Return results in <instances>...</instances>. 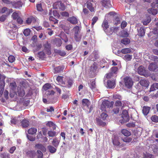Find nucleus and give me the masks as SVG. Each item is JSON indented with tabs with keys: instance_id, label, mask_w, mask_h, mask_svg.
I'll list each match as a JSON object with an SVG mask.
<instances>
[{
	"instance_id": "72a5a7b5",
	"label": "nucleus",
	"mask_w": 158,
	"mask_h": 158,
	"mask_svg": "<svg viewBox=\"0 0 158 158\" xmlns=\"http://www.w3.org/2000/svg\"><path fill=\"white\" fill-rule=\"evenodd\" d=\"M114 18L115 19H114L113 22L114 24V25H117L118 24L120 23L121 21L120 19L117 16H115Z\"/></svg>"
},
{
	"instance_id": "0e129e2a",
	"label": "nucleus",
	"mask_w": 158,
	"mask_h": 158,
	"mask_svg": "<svg viewBox=\"0 0 158 158\" xmlns=\"http://www.w3.org/2000/svg\"><path fill=\"white\" fill-rule=\"evenodd\" d=\"M113 76V74L110 72L109 73L106 74L105 77L107 78H111V77Z\"/></svg>"
},
{
	"instance_id": "de8ad7c7",
	"label": "nucleus",
	"mask_w": 158,
	"mask_h": 158,
	"mask_svg": "<svg viewBox=\"0 0 158 158\" xmlns=\"http://www.w3.org/2000/svg\"><path fill=\"white\" fill-rule=\"evenodd\" d=\"M152 120L155 122H158V116L156 115L152 116L151 117Z\"/></svg>"
},
{
	"instance_id": "49530a36",
	"label": "nucleus",
	"mask_w": 158,
	"mask_h": 158,
	"mask_svg": "<svg viewBox=\"0 0 158 158\" xmlns=\"http://www.w3.org/2000/svg\"><path fill=\"white\" fill-rule=\"evenodd\" d=\"M48 134L49 136L53 137L56 135V132L54 131H48Z\"/></svg>"
},
{
	"instance_id": "13d9d810",
	"label": "nucleus",
	"mask_w": 158,
	"mask_h": 158,
	"mask_svg": "<svg viewBox=\"0 0 158 158\" xmlns=\"http://www.w3.org/2000/svg\"><path fill=\"white\" fill-rule=\"evenodd\" d=\"M109 15H110V16H113L114 18L115 17V16H117L116 15L115 13L113 11L110 12L108 14L106 15V16H108Z\"/></svg>"
},
{
	"instance_id": "bb28decb",
	"label": "nucleus",
	"mask_w": 158,
	"mask_h": 158,
	"mask_svg": "<svg viewBox=\"0 0 158 158\" xmlns=\"http://www.w3.org/2000/svg\"><path fill=\"white\" fill-rule=\"evenodd\" d=\"M35 19L33 17H31L27 19L26 20V23L27 24H30L32 22L35 23Z\"/></svg>"
},
{
	"instance_id": "473e14b6",
	"label": "nucleus",
	"mask_w": 158,
	"mask_h": 158,
	"mask_svg": "<svg viewBox=\"0 0 158 158\" xmlns=\"http://www.w3.org/2000/svg\"><path fill=\"white\" fill-rule=\"evenodd\" d=\"M122 133L125 136H128L131 135L130 132L125 129H123L121 131Z\"/></svg>"
},
{
	"instance_id": "6e6552de",
	"label": "nucleus",
	"mask_w": 158,
	"mask_h": 158,
	"mask_svg": "<svg viewBox=\"0 0 158 158\" xmlns=\"http://www.w3.org/2000/svg\"><path fill=\"white\" fill-rule=\"evenodd\" d=\"M155 3H152V7L148 10V12L150 14H152L153 15H156L157 13V9H154L153 8L155 6Z\"/></svg>"
},
{
	"instance_id": "20e7f679",
	"label": "nucleus",
	"mask_w": 158,
	"mask_h": 158,
	"mask_svg": "<svg viewBox=\"0 0 158 158\" xmlns=\"http://www.w3.org/2000/svg\"><path fill=\"white\" fill-rule=\"evenodd\" d=\"M121 117L122 119L120 120V122L121 123H126L129 120V117L127 110H123V112L121 114Z\"/></svg>"
},
{
	"instance_id": "6e6d98bb",
	"label": "nucleus",
	"mask_w": 158,
	"mask_h": 158,
	"mask_svg": "<svg viewBox=\"0 0 158 158\" xmlns=\"http://www.w3.org/2000/svg\"><path fill=\"white\" fill-rule=\"evenodd\" d=\"M113 98L115 99H118L119 100H120L122 99V97L120 95L116 94L114 95Z\"/></svg>"
},
{
	"instance_id": "680f3d73",
	"label": "nucleus",
	"mask_w": 158,
	"mask_h": 158,
	"mask_svg": "<svg viewBox=\"0 0 158 158\" xmlns=\"http://www.w3.org/2000/svg\"><path fill=\"white\" fill-rule=\"evenodd\" d=\"M54 110V109L52 106L49 107V108H48L47 109V111L48 112H53Z\"/></svg>"
},
{
	"instance_id": "603ef678",
	"label": "nucleus",
	"mask_w": 158,
	"mask_h": 158,
	"mask_svg": "<svg viewBox=\"0 0 158 158\" xmlns=\"http://www.w3.org/2000/svg\"><path fill=\"white\" fill-rule=\"evenodd\" d=\"M45 47L46 48H47L48 51V53L50 54L51 53V52L49 50L51 47L50 45L48 43H47L45 44Z\"/></svg>"
},
{
	"instance_id": "79ce46f5",
	"label": "nucleus",
	"mask_w": 158,
	"mask_h": 158,
	"mask_svg": "<svg viewBox=\"0 0 158 158\" xmlns=\"http://www.w3.org/2000/svg\"><path fill=\"white\" fill-rule=\"evenodd\" d=\"M124 59L126 61H130L132 59V55L129 54L126 55L124 56Z\"/></svg>"
},
{
	"instance_id": "aec40b11",
	"label": "nucleus",
	"mask_w": 158,
	"mask_h": 158,
	"mask_svg": "<svg viewBox=\"0 0 158 158\" xmlns=\"http://www.w3.org/2000/svg\"><path fill=\"white\" fill-rule=\"evenodd\" d=\"M29 124V121L26 119H23L21 122V125L23 127H27Z\"/></svg>"
},
{
	"instance_id": "1a4fd4ad",
	"label": "nucleus",
	"mask_w": 158,
	"mask_h": 158,
	"mask_svg": "<svg viewBox=\"0 0 158 158\" xmlns=\"http://www.w3.org/2000/svg\"><path fill=\"white\" fill-rule=\"evenodd\" d=\"M93 1L92 0H90L87 2L86 3L87 7L91 12L94 11V8L93 6Z\"/></svg>"
},
{
	"instance_id": "e2e57ef3",
	"label": "nucleus",
	"mask_w": 158,
	"mask_h": 158,
	"mask_svg": "<svg viewBox=\"0 0 158 158\" xmlns=\"http://www.w3.org/2000/svg\"><path fill=\"white\" fill-rule=\"evenodd\" d=\"M37 10L39 11H41L42 10L41 5L40 4H38L36 6Z\"/></svg>"
},
{
	"instance_id": "a19ab883",
	"label": "nucleus",
	"mask_w": 158,
	"mask_h": 158,
	"mask_svg": "<svg viewBox=\"0 0 158 158\" xmlns=\"http://www.w3.org/2000/svg\"><path fill=\"white\" fill-rule=\"evenodd\" d=\"M118 68L116 67H113L110 69V72L113 74H116L118 72Z\"/></svg>"
},
{
	"instance_id": "ddd939ff",
	"label": "nucleus",
	"mask_w": 158,
	"mask_h": 158,
	"mask_svg": "<svg viewBox=\"0 0 158 158\" xmlns=\"http://www.w3.org/2000/svg\"><path fill=\"white\" fill-rule=\"evenodd\" d=\"M21 121L19 119V117H14L11 118L10 122L12 124H15L19 123Z\"/></svg>"
},
{
	"instance_id": "f3484780",
	"label": "nucleus",
	"mask_w": 158,
	"mask_h": 158,
	"mask_svg": "<svg viewBox=\"0 0 158 158\" xmlns=\"http://www.w3.org/2000/svg\"><path fill=\"white\" fill-rule=\"evenodd\" d=\"M150 109V107L148 106H143V114L145 115H147L149 113Z\"/></svg>"
},
{
	"instance_id": "c756f323",
	"label": "nucleus",
	"mask_w": 158,
	"mask_h": 158,
	"mask_svg": "<svg viewBox=\"0 0 158 158\" xmlns=\"http://www.w3.org/2000/svg\"><path fill=\"white\" fill-rule=\"evenodd\" d=\"M59 140L56 138H55L52 142V144L55 147H57L59 143Z\"/></svg>"
},
{
	"instance_id": "393cba45",
	"label": "nucleus",
	"mask_w": 158,
	"mask_h": 158,
	"mask_svg": "<svg viewBox=\"0 0 158 158\" xmlns=\"http://www.w3.org/2000/svg\"><path fill=\"white\" fill-rule=\"evenodd\" d=\"M157 68V66L155 63H152L150 64L148 67L149 69L151 71H154Z\"/></svg>"
},
{
	"instance_id": "cd10ccee",
	"label": "nucleus",
	"mask_w": 158,
	"mask_h": 158,
	"mask_svg": "<svg viewBox=\"0 0 158 158\" xmlns=\"http://www.w3.org/2000/svg\"><path fill=\"white\" fill-rule=\"evenodd\" d=\"M156 89H158V83H155L153 84L151 86L150 91H154L156 90Z\"/></svg>"
},
{
	"instance_id": "a18cd8bd",
	"label": "nucleus",
	"mask_w": 158,
	"mask_h": 158,
	"mask_svg": "<svg viewBox=\"0 0 158 158\" xmlns=\"http://www.w3.org/2000/svg\"><path fill=\"white\" fill-rule=\"evenodd\" d=\"M31 30L29 29H27L24 30L23 31V34L25 36H28L30 34Z\"/></svg>"
},
{
	"instance_id": "864d4df0",
	"label": "nucleus",
	"mask_w": 158,
	"mask_h": 158,
	"mask_svg": "<svg viewBox=\"0 0 158 158\" xmlns=\"http://www.w3.org/2000/svg\"><path fill=\"white\" fill-rule=\"evenodd\" d=\"M98 19V18L97 17H94L92 19V23L91 25L92 26V27L94 26V24L95 23L97 22Z\"/></svg>"
},
{
	"instance_id": "4be33fe9",
	"label": "nucleus",
	"mask_w": 158,
	"mask_h": 158,
	"mask_svg": "<svg viewBox=\"0 0 158 158\" xmlns=\"http://www.w3.org/2000/svg\"><path fill=\"white\" fill-rule=\"evenodd\" d=\"M68 21L73 24H75L77 22V19L74 16L69 18L68 19Z\"/></svg>"
},
{
	"instance_id": "39448f33",
	"label": "nucleus",
	"mask_w": 158,
	"mask_h": 158,
	"mask_svg": "<svg viewBox=\"0 0 158 158\" xmlns=\"http://www.w3.org/2000/svg\"><path fill=\"white\" fill-rule=\"evenodd\" d=\"M123 82L125 86L128 88H130L132 86L133 81L129 77H126L123 79Z\"/></svg>"
},
{
	"instance_id": "58836bf2",
	"label": "nucleus",
	"mask_w": 158,
	"mask_h": 158,
	"mask_svg": "<svg viewBox=\"0 0 158 158\" xmlns=\"http://www.w3.org/2000/svg\"><path fill=\"white\" fill-rule=\"evenodd\" d=\"M151 19L150 17H148L146 19L144 20L143 22V25H147L151 21Z\"/></svg>"
},
{
	"instance_id": "a211bd4d",
	"label": "nucleus",
	"mask_w": 158,
	"mask_h": 158,
	"mask_svg": "<svg viewBox=\"0 0 158 158\" xmlns=\"http://www.w3.org/2000/svg\"><path fill=\"white\" fill-rule=\"evenodd\" d=\"M89 87L92 90L96 88L95 82L94 80H92L88 83Z\"/></svg>"
},
{
	"instance_id": "423d86ee",
	"label": "nucleus",
	"mask_w": 158,
	"mask_h": 158,
	"mask_svg": "<svg viewBox=\"0 0 158 158\" xmlns=\"http://www.w3.org/2000/svg\"><path fill=\"white\" fill-rule=\"evenodd\" d=\"M64 82L65 84L64 85L63 87L68 88L71 87L73 83V80L70 78H67L66 81Z\"/></svg>"
},
{
	"instance_id": "dca6fc26",
	"label": "nucleus",
	"mask_w": 158,
	"mask_h": 158,
	"mask_svg": "<svg viewBox=\"0 0 158 158\" xmlns=\"http://www.w3.org/2000/svg\"><path fill=\"white\" fill-rule=\"evenodd\" d=\"M107 86L109 88H114L115 87V81L114 80H108L107 81Z\"/></svg>"
},
{
	"instance_id": "6ab92c4d",
	"label": "nucleus",
	"mask_w": 158,
	"mask_h": 158,
	"mask_svg": "<svg viewBox=\"0 0 158 158\" xmlns=\"http://www.w3.org/2000/svg\"><path fill=\"white\" fill-rule=\"evenodd\" d=\"M82 104L84 106H86L88 107L90 105V102L88 99H83L82 101Z\"/></svg>"
},
{
	"instance_id": "b1692460",
	"label": "nucleus",
	"mask_w": 158,
	"mask_h": 158,
	"mask_svg": "<svg viewBox=\"0 0 158 158\" xmlns=\"http://www.w3.org/2000/svg\"><path fill=\"white\" fill-rule=\"evenodd\" d=\"M139 83L140 84L143 86L148 87L149 85V82L145 80H141L140 81Z\"/></svg>"
},
{
	"instance_id": "bf43d9fd",
	"label": "nucleus",
	"mask_w": 158,
	"mask_h": 158,
	"mask_svg": "<svg viewBox=\"0 0 158 158\" xmlns=\"http://www.w3.org/2000/svg\"><path fill=\"white\" fill-rule=\"evenodd\" d=\"M123 141L129 143L132 140V139L130 138H126L123 139Z\"/></svg>"
},
{
	"instance_id": "f704fd0d",
	"label": "nucleus",
	"mask_w": 158,
	"mask_h": 158,
	"mask_svg": "<svg viewBox=\"0 0 158 158\" xmlns=\"http://www.w3.org/2000/svg\"><path fill=\"white\" fill-rule=\"evenodd\" d=\"M130 41V40L129 39L125 38L121 40V43L127 45L129 44Z\"/></svg>"
},
{
	"instance_id": "9b49d317",
	"label": "nucleus",
	"mask_w": 158,
	"mask_h": 158,
	"mask_svg": "<svg viewBox=\"0 0 158 158\" xmlns=\"http://www.w3.org/2000/svg\"><path fill=\"white\" fill-rule=\"evenodd\" d=\"M63 77L61 76H58L56 78V80L58 84L62 86H64L65 85V82L63 80Z\"/></svg>"
},
{
	"instance_id": "2f4dec72",
	"label": "nucleus",
	"mask_w": 158,
	"mask_h": 158,
	"mask_svg": "<svg viewBox=\"0 0 158 158\" xmlns=\"http://www.w3.org/2000/svg\"><path fill=\"white\" fill-rule=\"evenodd\" d=\"M96 121L97 124L99 125L103 126L106 124V123L105 122H103L99 118H96Z\"/></svg>"
},
{
	"instance_id": "5fc2aeb1",
	"label": "nucleus",
	"mask_w": 158,
	"mask_h": 158,
	"mask_svg": "<svg viewBox=\"0 0 158 158\" xmlns=\"http://www.w3.org/2000/svg\"><path fill=\"white\" fill-rule=\"evenodd\" d=\"M115 105L116 106H121L122 105V103L121 101L118 100L116 102Z\"/></svg>"
},
{
	"instance_id": "f257e3e1",
	"label": "nucleus",
	"mask_w": 158,
	"mask_h": 158,
	"mask_svg": "<svg viewBox=\"0 0 158 158\" xmlns=\"http://www.w3.org/2000/svg\"><path fill=\"white\" fill-rule=\"evenodd\" d=\"M35 149L37 150V158H43V153L46 151L45 146L41 144H36L35 147Z\"/></svg>"
},
{
	"instance_id": "2eb2a0df",
	"label": "nucleus",
	"mask_w": 158,
	"mask_h": 158,
	"mask_svg": "<svg viewBox=\"0 0 158 158\" xmlns=\"http://www.w3.org/2000/svg\"><path fill=\"white\" fill-rule=\"evenodd\" d=\"M17 94L19 96L22 97L24 95L25 92L23 88L18 87L17 88Z\"/></svg>"
},
{
	"instance_id": "3c124183",
	"label": "nucleus",
	"mask_w": 158,
	"mask_h": 158,
	"mask_svg": "<svg viewBox=\"0 0 158 158\" xmlns=\"http://www.w3.org/2000/svg\"><path fill=\"white\" fill-rule=\"evenodd\" d=\"M49 19L50 21L54 22L55 23H58V20L53 18L52 16H50Z\"/></svg>"
},
{
	"instance_id": "7ed1b4c3",
	"label": "nucleus",
	"mask_w": 158,
	"mask_h": 158,
	"mask_svg": "<svg viewBox=\"0 0 158 158\" xmlns=\"http://www.w3.org/2000/svg\"><path fill=\"white\" fill-rule=\"evenodd\" d=\"M73 31L74 32V36L75 40L76 41H79L80 40L81 35H79L80 31V29L79 27L76 26L73 29Z\"/></svg>"
},
{
	"instance_id": "f8f14e48",
	"label": "nucleus",
	"mask_w": 158,
	"mask_h": 158,
	"mask_svg": "<svg viewBox=\"0 0 158 158\" xmlns=\"http://www.w3.org/2000/svg\"><path fill=\"white\" fill-rule=\"evenodd\" d=\"M23 4L20 1L14 2L12 3L13 6L15 8L19 9L22 7Z\"/></svg>"
},
{
	"instance_id": "c9c22d12",
	"label": "nucleus",
	"mask_w": 158,
	"mask_h": 158,
	"mask_svg": "<svg viewBox=\"0 0 158 158\" xmlns=\"http://www.w3.org/2000/svg\"><path fill=\"white\" fill-rule=\"evenodd\" d=\"M48 149L49 152L52 153H54L56 151V149L52 146H48Z\"/></svg>"
},
{
	"instance_id": "69168bd1",
	"label": "nucleus",
	"mask_w": 158,
	"mask_h": 158,
	"mask_svg": "<svg viewBox=\"0 0 158 158\" xmlns=\"http://www.w3.org/2000/svg\"><path fill=\"white\" fill-rule=\"evenodd\" d=\"M7 9L6 7H3L1 10V12L3 13H6V14L7 12Z\"/></svg>"
},
{
	"instance_id": "a878e982",
	"label": "nucleus",
	"mask_w": 158,
	"mask_h": 158,
	"mask_svg": "<svg viewBox=\"0 0 158 158\" xmlns=\"http://www.w3.org/2000/svg\"><path fill=\"white\" fill-rule=\"evenodd\" d=\"M37 131V129L34 127L30 128L28 131V134L31 135H34L35 134Z\"/></svg>"
},
{
	"instance_id": "ea45409f",
	"label": "nucleus",
	"mask_w": 158,
	"mask_h": 158,
	"mask_svg": "<svg viewBox=\"0 0 158 158\" xmlns=\"http://www.w3.org/2000/svg\"><path fill=\"white\" fill-rule=\"evenodd\" d=\"M19 17L18 12H14L12 15V17L14 19H16Z\"/></svg>"
},
{
	"instance_id": "0eeeda50",
	"label": "nucleus",
	"mask_w": 158,
	"mask_h": 158,
	"mask_svg": "<svg viewBox=\"0 0 158 158\" xmlns=\"http://www.w3.org/2000/svg\"><path fill=\"white\" fill-rule=\"evenodd\" d=\"M131 52V50L130 48H126L122 49L121 51L118 50L116 54L118 56H120L121 52L123 54H127L130 53Z\"/></svg>"
},
{
	"instance_id": "09e8293b",
	"label": "nucleus",
	"mask_w": 158,
	"mask_h": 158,
	"mask_svg": "<svg viewBox=\"0 0 158 158\" xmlns=\"http://www.w3.org/2000/svg\"><path fill=\"white\" fill-rule=\"evenodd\" d=\"M15 57L12 55L8 57V60L10 63H13L15 60Z\"/></svg>"
},
{
	"instance_id": "f03ea898",
	"label": "nucleus",
	"mask_w": 158,
	"mask_h": 158,
	"mask_svg": "<svg viewBox=\"0 0 158 158\" xmlns=\"http://www.w3.org/2000/svg\"><path fill=\"white\" fill-rule=\"evenodd\" d=\"M114 103L113 102H110L107 100L104 101L101 105V110L102 111H106L107 108L112 107Z\"/></svg>"
},
{
	"instance_id": "9d476101",
	"label": "nucleus",
	"mask_w": 158,
	"mask_h": 158,
	"mask_svg": "<svg viewBox=\"0 0 158 158\" xmlns=\"http://www.w3.org/2000/svg\"><path fill=\"white\" fill-rule=\"evenodd\" d=\"M119 27H111L110 29V31L109 32L107 33V34L108 35H110L112 34L113 33H117L118 31L119 30Z\"/></svg>"
},
{
	"instance_id": "338daca9",
	"label": "nucleus",
	"mask_w": 158,
	"mask_h": 158,
	"mask_svg": "<svg viewBox=\"0 0 158 158\" xmlns=\"http://www.w3.org/2000/svg\"><path fill=\"white\" fill-rule=\"evenodd\" d=\"M28 139L31 141H34L35 139V138L31 136L27 135Z\"/></svg>"
},
{
	"instance_id": "4468645a",
	"label": "nucleus",
	"mask_w": 158,
	"mask_h": 158,
	"mask_svg": "<svg viewBox=\"0 0 158 158\" xmlns=\"http://www.w3.org/2000/svg\"><path fill=\"white\" fill-rule=\"evenodd\" d=\"M138 35L140 36H143L145 33L144 28L143 27H139L137 28Z\"/></svg>"
},
{
	"instance_id": "37998d69",
	"label": "nucleus",
	"mask_w": 158,
	"mask_h": 158,
	"mask_svg": "<svg viewBox=\"0 0 158 158\" xmlns=\"http://www.w3.org/2000/svg\"><path fill=\"white\" fill-rule=\"evenodd\" d=\"M16 86V83L15 82L11 83L10 84V89L13 91L14 90Z\"/></svg>"
},
{
	"instance_id": "5701e85b",
	"label": "nucleus",
	"mask_w": 158,
	"mask_h": 158,
	"mask_svg": "<svg viewBox=\"0 0 158 158\" xmlns=\"http://www.w3.org/2000/svg\"><path fill=\"white\" fill-rule=\"evenodd\" d=\"M138 73L140 75H143L145 72V70L142 66H140L138 69Z\"/></svg>"
},
{
	"instance_id": "412c9836",
	"label": "nucleus",
	"mask_w": 158,
	"mask_h": 158,
	"mask_svg": "<svg viewBox=\"0 0 158 158\" xmlns=\"http://www.w3.org/2000/svg\"><path fill=\"white\" fill-rule=\"evenodd\" d=\"M26 153L28 156L31 158L34 157L36 154L35 151H28Z\"/></svg>"
},
{
	"instance_id": "7c9ffc66",
	"label": "nucleus",
	"mask_w": 158,
	"mask_h": 158,
	"mask_svg": "<svg viewBox=\"0 0 158 158\" xmlns=\"http://www.w3.org/2000/svg\"><path fill=\"white\" fill-rule=\"evenodd\" d=\"M5 86V81H0V89L1 90L0 91V93L2 94L4 90V87Z\"/></svg>"
},
{
	"instance_id": "4c0bfd02",
	"label": "nucleus",
	"mask_w": 158,
	"mask_h": 158,
	"mask_svg": "<svg viewBox=\"0 0 158 158\" xmlns=\"http://www.w3.org/2000/svg\"><path fill=\"white\" fill-rule=\"evenodd\" d=\"M51 88V85L50 84H45L43 86V89L47 91L48 89Z\"/></svg>"
},
{
	"instance_id": "774afa93",
	"label": "nucleus",
	"mask_w": 158,
	"mask_h": 158,
	"mask_svg": "<svg viewBox=\"0 0 158 158\" xmlns=\"http://www.w3.org/2000/svg\"><path fill=\"white\" fill-rule=\"evenodd\" d=\"M60 6L59 7V8L62 10H64L65 9V7L64 5L61 3H60Z\"/></svg>"
},
{
	"instance_id": "c85d7f7f",
	"label": "nucleus",
	"mask_w": 158,
	"mask_h": 158,
	"mask_svg": "<svg viewBox=\"0 0 158 158\" xmlns=\"http://www.w3.org/2000/svg\"><path fill=\"white\" fill-rule=\"evenodd\" d=\"M102 26L103 28V29L105 30H106L109 27V25H108V23L107 20L105 19L104 20L102 25Z\"/></svg>"
},
{
	"instance_id": "052dcab7",
	"label": "nucleus",
	"mask_w": 158,
	"mask_h": 158,
	"mask_svg": "<svg viewBox=\"0 0 158 158\" xmlns=\"http://www.w3.org/2000/svg\"><path fill=\"white\" fill-rule=\"evenodd\" d=\"M127 25V23L126 22L123 21L121 23V27L122 29H123Z\"/></svg>"
},
{
	"instance_id": "c03bdc74",
	"label": "nucleus",
	"mask_w": 158,
	"mask_h": 158,
	"mask_svg": "<svg viewBox=\"0 0 158 158\" xmlns=\"http://www.w3.org/2000/svg\"><path fill=\"white\" fill-rule=\"evenodd\" d=\"M0 156L2 158H10V155L9 153H4L1 154Z\"/></svg>"
},
{
	"instance_id": "4d7b16f0",
	"label": "nucleus",
	"mask_w": 158,
	"mask_h": 158,
	"mask_svg": "<svg viewBox=\"0 0 158 158\" xmlns=\"http://www.w3.org/2000/svg\"><path fill=\"white\" fill-rule=\"evenodd\" d=\"M55 93V92L53 90L51 91H47L46 94L47 95H54Z\"/></svg>"
},
{
	"instance_id": "e433bc0d",
	"label": "nucleus",
	"mask_w": 158,
	"mask_h": 158,
	"mask_svg": "<svg viewBox=\"0 0 158 158\" xmlns=\"http://www.w3.org/2000/svg\"><path fill=\"white\" fill-rule=\"evenodd\" d=\"M54 73H59L61 71H62L63 70V69L60 66H59L57 67H56L54 68Z\"/></svg>"
},
{
	"instance_id": "8fccbe9b",
	"label": "nucleus",
	"mask_w": 158,
	"mask_h": 158,
	"mask_svg": "<svg viewBox=\"0 0 158 158\" xmlns=\"http://www.w3.org/2000/svg\"><path fill=\"white\" fill-rule=\"evenodd\" d=\"M107 116L108 115L105 112L102 113L101 115V118H102V119L104 120L106 119Z\"/></svg>"
}]
</instances>
